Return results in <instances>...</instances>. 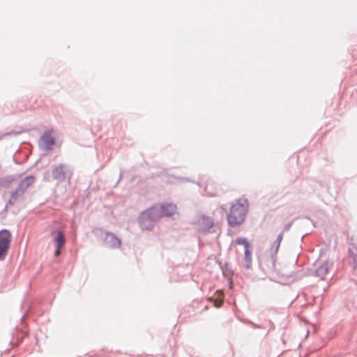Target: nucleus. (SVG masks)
<instances>
[{
  "label": "nucleus",
  "mask_w": 357,
  "mask_h": 357,
  "mask_svg": "<svg viewBox=\"0 0 357 357\" xmlns=\"http://www.w3.org/2000/svg\"><path fill=\"white\" fill-rule=\"evenodd\" d=\"M249 209L248 199L240 197L232 203L227 220L228 225L231 228L242 225L245 220Z\"/></svg>",
  "instance_id": "nucleus-1"
},
{
  "label": "nucleus",
  "mask_w": 357,
  "mask_h": 357,
  "mask_svg": "<svg viewBox=\"0 0 357 357\" xmlns=\"http://www.w3.org/2000/svg\"><path fill=\"white\" fill-rule=\"evenodd\" d=\"M74 172L73 167L66 163H59L52 166V176L58 183L70 184Z\"/></svg>",
  "instance_id": "nucleus-2"
},
{
  "label": "nucleus",
  "mask_w": 357,
  "mask_h": 357,
  "mask_svg": "<svg viewBox=\"0 0 357 357\" xmlns=\"http://www.w3.org/2000/svg\"><path fill=\"white\" fill-rule=\"evenodd\" d=\"M160 215L155 206L142 211L138 218L139 227L142 229L151 230L160 219Z\"/></svg>",
  "instance_id": "nucleus-3"
},
{
  "label": "nucleus",
  "mask_w": 357,
  "mask_h": 357,
  "mask_svg": "<svg viewBox=\"0 0 357 357\" xmlns=\"http://www.w3.org/2000/svg\"><path fill=\"white\" fill-rule=\"evenodd\" d=\"M282 238V233H280L276 239L272 243L271 246L266 252V255L268 257L266 263L270 269L274 270L275 268L278 259L277 254Z\"/></svg>",
  "instance_id": "nucleus-4"
},
{
  "label": "nucleus",
  "mask_w": 357,
  "mask_h": 357,
  "mask_svg": "<svg viewBox=\"0 0 357 357\" xmlns=\"http://www.w3.org/2000/svg\"><path fill=\"white\" fill-rule=\"evenodd\" d=\"M214 225V222L212 218L202 215L197 218V230L202 234H207L211 231V229Z\"/></svg>",
  "instance_id": "nucleus-5"
},
{
  "label": "nucleus",
  "mask_w": 357,
  "mask_h": 357,
  "mask_svg": "<svg viewBox=\"0 0 357 357\" xmlns=\"http://www.w3.org/2000/svg\"><path fill=\"white\" fill-rule=\"evenodd\" d=\"M101 231L103 233L102 242L105 246L112 249H116L121 246V239L112 232L103 231L102 230Z\"/></svg>",
  "instance_id": "nucleus-6"
},
{
  "label": "nucleus",
  "mask_w": 357,
  "mask_h": 357,
  "mask_svg": "<svg viewBox=\"0 0 357 357\" xmlns=\"http://www.w3.org/2000/svg\"><path fill=\"white\" fill-rule=\"evenodd\" d=\"M154 206L155 208H157V211H158L159 213H160V218L164 216H172L177 209L176 206L172 203H165L162 205L155 204Z\"/></svg>",
  "instance_id": "nucleus-7"
},
{
  "label": "nucleus",
  "mask_w": 357,
  "mask_h": 357,
  "mask_svg": "<svg viewBox=\"0 0 357 357\" xmlns=\"http://www.w3.org/2000/svg\"><path fill=\"white\" fill-rule=\"evenodd\" d=\"M54 143L55 139L52 136L50 131L45 132L39 140L40 146L47 151L52 150Z\"/></svg>",
  "instance_id": "nucleus-8"
},
{
  "label": "nucleus",
  "mask_w": 357,
  "mask_h": 357,
  "mask_svg": "<svg viewBox=\"0 0 357 357\" xmlns=\"http://www.w3.org/2000/svg\"><path fill=\"white\" fill-rule=\"evenodd\" d=\"M35 182V177L32 175L27 176L22 179L16 188L19 190L22 194H24L28 188Z\"/></svg>",
  "instance_id": "nucleus-9"
},
{
  "label": "nucleus",
  "mask_w": 357,
  "mask_h": 357,
  "mask_svg": "<svg viewBox=\"0 0 357 357\" xmlns=\"http://www.w3.org/2000/svg\"><path fill=\"white\" fill-rule=\"evenodd\" d=\"M11 241V234L7 229L0 231V247L8 250Z\"/></svg>",
  "instance_id": "nucleus-10"
},
{
  "label": "nucleus",
  "mask_w": 357,
  "mask_h": 357,
  "mask_svg": "<svg viewBox=\"0 0 357 357\" xmlns=\"http://www.w3.org/2000/svg\"><path fill=\"white\" fill-rule=\"evenodd\" d=\"M349 256L352 259V268L357 269V246L354 243H350L349 247Z\"/></svg>",
  "instance_id": "nucleus-11"
},
{
  "label": "nucleus",
  "mask_w": 357,
  "mask_h": 357,
  "mask_svg": "<svg viewBox=\"0 0 357 357\" xmlns=\"http://www.w3.org/2000/svg\"><path fill=\"white\" fill-rule=\"evenodd\" d=\"M54 233L56 234V236L54 237V241L55 243L56 249L58 251L65 245L66 238L63 232L59 230H56Z\"/></svg>",
  "instance_id": "nucleus-12"
},
{
  "label": "nucleus",
  "mask_w": 357,
  "mask_h": 357,
  "mask_svg": "<svg viewBox=\"0 0 357 357\" xmlns=\"http://www.w3.org/2000/svg\"><path fill=\"white\" fill-rule=\"evenodd\" d=\"M329 270V264L328 261H325L322 263L315 271L316 276L320 278L321 279H324V276L328 273Z\"/></svg>",
  "instance_id": "nucleus-13"
},
{
  "label": "nucleus",
  "mask_w": 357,
  "mask_h": 357,
  "mask_svg": "<svg viewBox=\"0 0 357 357\" xmlns=\"http://www.w3.org/2000/svg\"><path fill=\"white\" fill-rule=\"evenodd\" d=\"M16 180V176L14 175H9L5 177L0 178V186L4 188H8L12 185V183Z\"/></svg>",
  "instance_id": "nucleus-14"
},
{
  "label": "nucleus",
  "mask_w": 357,
  "mask_h": 357,
  "mask_svg": "<svg viewBox=\"0 0 357 357\" xmlns=\"http://www.w3.org/2000/svg\"><path fill=\"white\" fill-rule=\"evenodd\" d=\"M244 267L246 269L252 268V253L250 249L244 250Z\"/></svg>",
  "instance_id": "nucleus-15"
},
{
  "label": "nucleus",
  "mask_w": 357,
  "mask_h": 357,
  "mask_svg": "<svg viewBox=\"0 0 357 357\" xmlns=\"http://www.w3.org/2000/svg\"><path fill=\"white\" fill-rule=\"evenodd\" d=\"M235 243L237 245H243L244 246V250H246V249H250V244L245 237H238L235 240Z\"/></svg>",
  "instance_id": "nucleus-16"
},
{
  "label": "nucleus",
  "mask_w": 357,
  "mask_h": 357,
  "mask_svg": "<svg viewBox=\"0 0 357 357\" xmlns=\"http://www.w3.org/2000/svg\"><path fill=\"white\" fill-rule=\"evenodd\" d=\"M24 194H22L19 190L15 188L11 193L10 197L12 199H15L17 200L19 197L22 196Z\"/></svg>",
  "instance_id": "nucleus-17"
},
{
  "label": "nucleus",
  "mask_w": 357,
  "mask_h": 357,
  "mask_svg": "<svg viewBox=\"0 0 357 357\" xmlns=\"http://www.w3.org/2000/svg\"><path fill=\"white\" fill-rule=\"evenodd\" d=\"M15 202L16 200L15 199H12L11 197L10 196V199L6 203L3 211L7 212L8 206H13L15 204Z\"/></svg>",
  "instance_id": "nucleus-18"
},
{
  "label": "nucleus",
  "mask_w": 357,
  "mask_h": 357,
  "mask_svg": "<svg viewBox=\"0 0 357 357\" xmlns=\"http://www.w3.org/2000/svg\"><path fill=\"white\" fill-rule=\"evenodd\" d=\"M8 250L2 247H0V259H4L8 253Z\"/></svg>",
  "instance_id": "nucleus-19"
},
{
  "label": "nucleus",
  "mask_w": 357,
  "mask_h": 357,
  "mask_svg": "<svg viewBox=\"0 0 357 357\" xmlns=\"http://www.w3.org/2000/svg\"><path fill=\"white\" fill-rule=\"evenodd\" d=\"M293 224V221L287 222L283 227L282 231L280 233H282V235L285 231H287L291 228V225Z\"/></svg>",
  "instance_id": "nucleus-20"
},
{
  "label": "nucleus",
  "mask_w": 357,
  "mask_h": 357,
  "mask_svg": "<svg viewBox=\"0 0 357 357\" xmlns=\"http://www.w3.org/2000/svg\"><path fill=\"white\" fill-rule=\"evenodd\" d=\"M346 305H347V307H348V309H349V310H352V308H357V306H354V307H352L351 306H350V301H349L347 302Z\"/></svg>",
  "instance_id": "nucleus-21"
},
{
  "label": "nucleus",
  "mask_w": 357,
  "mask_h": 357,
  "mask_svg": "<svg viewBox=\"0 0 357 357\" xmlns=\"http://www.w3.org/2000/svg\"><path fill=\"white\" fill-rule=\"evenodd\" d=\"M13 134H14V132H13L3 133V135H1L0 136V139H2L6 135H13ZM15 135H16V133H15Z\"/></svg>",
  "instance_id": "nucleus-22"
},
{
  "label": "nucleus",
  "mask_w": 357,
  "mask_h": 357,
  "mask_svg": "<svg viewBox=\"0 0 357 357\" xmlns=\"http://www.w3.org/2000/svg\"><path fill=\"white\" fill-rule=\"evenodd\" d=\"M222 303H223V301H217V302L215 303V306H216L217 307H220L222 305Z\"/></svg>",
  "instance_id": "nucleus-23"
},
{
  "label": "nucleus",
  "mask_w": 357,
  "mask_h": 357,
  "mask_svg": "<svg viewBox=\"0 0 357 357\" xmlns=\"http://www.w3.org/2000/svg\"><path fill=\"white\" fill-rule=\"evenodd\" d=\"M310 221H311V222H312V224L314 227H317L316 222L314 220H310Z\"/></svg>",
  "instance_id": "nucleus-24"
},
{
  "label": "nucleus",
  "mask_w": 357,
  "mask_h": 357,
  "mask_svg": "<svg viewBox=\"0 0 357 357\" xmlns=\"http://www.w3.org/2000/svg\"><path fill=\"white\" fill-rule=\"evenodd\" d=\"M180 179H181V180L187 181H190V180H189V178H181Z\"/></svg>",
  "instance_id": "nucleus-25"
},
{
  "label": "nucleus",
  "mask_w": 357,
  "mask_h": 357,
  "mask_svg": "<svg viewBox=\"0 0 357 357\" xmlns=\"http://www.w3.org/2000/svg\"><path fill=\"white\" fill-rule=\"evenodd\" d=\"M304 218H305V219L309 220H312V219H311L309 216H307V215L304 216Z\"/></svg>",
  "instance_id": "nucleus-26"
},
{
  "label": "nucleus",
  "mask_w": 357,
  "mask_h": 357,
  "mask_svg": "<svg viewBox=\"0 0 357 357\" xmlns=\"http://www.w3.org/2000/svg\"><path fill=\"white\" fill-rule=\"evenodd\" d=\"M59 250H58V252H57V250L56 249V251H55V255H59Z\"/></svg>",
  "instance_id": "nucleus-27"
},
{
  "label": "nucleus",
  "mask_w": 357,
  "mask_h": 357,
  "mask_svg": "<svg viewBox=\"0 0 357 357\" xmlns=\"http://www.w3.org/2000/svg\"><path fill=\"white\" fill-rule=\"evenodd\" d=\"M121 176H122V172H121V174H120V176H119V181H120V180H121Z\"/></svg>",
  "instance_id": "nucleus-28"
}]
</instances>
